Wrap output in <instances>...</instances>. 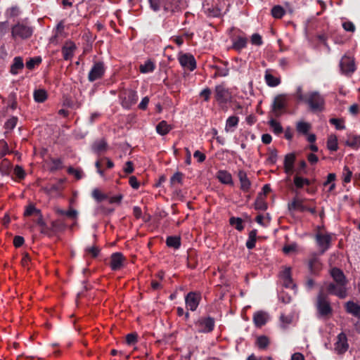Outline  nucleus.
I'll list each match as a JSON object with an SVG mask.
<instances>
[{
	"instance_id": "dca6fc26",
	"label": "nucleus",
	"mask_w": 360,
	"mask_h": 360,
	"mask_svg": "<svg viewBox=\"0 0 360 360\" xmlns=\"http://www.w3.org/2000/svg\"><path fill=\"white\" fill-rule=\"evenodd\" d=\"M200 295L195 292H190L185 297L186 307L191 311H195L198 307Z\"/></svg>"
},
{
	"instance_id": "cd10ccee",
	"label": "nucleus",
	"mask_w": 360,
	"mask_h": 360,
	"mask_svg": "<svg viewBox=\"0 0 360 360\" xmlns=\"http://www.w3.org/2000/svg\"><path fill=\"white\" fill-rule=\"evenodd\" d=\"M172 129V125L169 124L166 121L160 122L156 126V131L161 136L167 134Z\"/></svg>"
},
{
	"instance_id": "6ab92c4d",
	"label": "nucleus",
	"mask_w": 360,
	"mask_h": 360,
	"mask_svg": "<svg viewBox=\"0 0 360 360\" xmlns=\"http://www.w3.org/2000/svg\"><path fill=\"white\" fill-rule=\"evenodd\" d=\"M124 261V256L120 252H115L110 257V268L113 271L120 269Z\"/></svg>"
},
{
	"instance_id": "58836bf2",
	"label": "nucleus",
	"mask_w": 360,
	"mask_h": 360,
	"mask_svg": "<svg viewBox=\"0 0 360 360\" xmlns=\"http://www.w3.org/2000/svg\"><path fill=\"white\" fill-rule=\"evenodd\" d=\"M327 146L328 150L331 151H336L338 150V139L335 135H331L329 136L327 141Z\"/></svg>"
},
{
	"instance_id": "4d7b16f0",
	"label": "nucleus",
	"mask_w": 360,
	"mask_h": 360,
	"mask_svg": "<svg viewBox=\"0 0 360 360\" xmlns=\"http://www.w3.org/2000/svg\"><path fill=\"white\" fill-rule=\"evenodd\" d=\"M20 8L16 6H12L6 11V14L11 18L17 17L20 15Z\"/></svg>"
},
{
	"instance_id": "774afa93",
	"label": "nucleus",
	"mask_w": 360,
	"mask_h": 360,
	"mask_svg": "<svg viewBox=\"0 0 360 360\" xmlns=\"http://www.w3.org/2000/svg\"><path fill=\"white\" fill-rule=\"evenodd\" d=\"M137 340V336L136 334L129 333L126 337V341L128 345H133Z\"/></svg>"
},
{
	"instance_id": "a878e982",
	"label": "nucleus",
	"mask_w": 360,
	"mask_h": 360,
	"mask_svg": "<svg viewBox=\"0 0 360 360\" xmlns=\"http://www.w3.org/2000/svg\"><path fill=\"white\" fill-rule=\"evenodd\" d=\"M238 178L240 182V188L243 191L247 192L250 188L251 183L248 178L245 172L240 170L238 172Z\"/></svg>"
},
{
	"instance_id": "f704fd0d",
	"label": "nucleus",
	"mask_w": 360,
	"mask_h": 360,
	"mask_svg": "<svg viewBox=\"0 0 360 360\" xmlns=\"http://www.w3.org/2000/svg\"><path fill=\"white\" fill-rule=\"evenodd\" d=\"M167 245L174 249H178L181 245L180 238L178 236H169L166 240Z\"/></svg>"
},
{
	"instance_id": "c03bdc74",
	"label": "nucleus",
	"mask_w": 360,
	"mask_h": 360,
	"mask_svg": "<svg viewBox=\"0 0 360 360\" xmlns=\"http://www.w3.org/2000/svg\"><path fill=\"white\" fill-rule=\"evenodd\" d=\"M229 223L232 226H235V228L238 231H242L244 229V226L243 225V220L241 218L239 217H231L229 219Z\"/></svg>"
},
{
	"instance_id": "8fccbe9b",
	"label": "nucleus",
	"mask_w": 360,
	"mask_h": 360,
	"mask_svg": "<svg viewBox=\"0 0 360 360\" xmlns=\"http://www.w3.org/2000/svg\"><path fill=\"white\" fill-rule=\"evenodd\" d=\"M17 122L18 118L16 117H12L6 122L4 127L6 130L11 131L15 127Z\"/></svg>"
},
{
	"instance_id": "9d476101",
	"label": "nucleus",
	"mask_w": 360,
	"mask_h": 360,
	"mask_svg": "<svg viewBox=\"0 0 360 360\" xmlns=\"http://www.w3.org/2000/svg\"><path fill=\"white\" fill-rule=\"evenodd\" d=\"M288 97L285 94H280L276 96L272 103V110L276 116H279L282 111L286 108Z\"/></svg>"
},
{
	"instance_id": "09e8293b",
	"label": "nucleus",
	"mask_w": 360,
	"mask_h": 360,
	"mask_svg": "<svg viewBox=\"0 0 360 360\" xmlns=\"http://www.w3.org/2000/svg\"><path fill=\"white\" fill-rule=\"evenodd\" d=\"M184 174L180 172H176L173 174V176L170 178V183L172 185H175L176 184H181L183 181Z\"/></svg>"
},
{
	"instance_id": "412c9836",
	"label": "nucleus",
	"mask_w": 360,
	"mask_h": 360,
	"mask_svg": "<svg viewBox=\"0 0 360 360\" xmlns=\"http://www.w3.org/2000/svg\"><path fill=\"white\" fill-rule=\"evenodd\" d=\"M295 156L293 153H288L284 159V169L287 174H291L294 172V162Z\"/></svg>"
},
{
	"instance_id": "bf43d9fd",
	"label": "nucleus",
	"mask_w": 360,
	"mask_h": 360,
	"mask_svg": "<svg viewBox=\"0 0 360 360\" xmlns=\"http://www.w3.org/2000/svg\"><path fill=\"white\" fill-rule=\"evenodd\" d=\"M251 43L254 45L260 46L262 44V37L257 34H253L251 37Z\"/></svg>"
},
{
	"instance_id": "2eb2a0df",
	"label": "nucleus",
	"mask_w": 360,
	"mask_h": 360,
	"mask_svg": "<svg viewBox=\"0 0 360 360\" xmlns=\"http://www.w3.org/2000/svg\"><path fill=\"white\" fill-rule=\"evenodd\" d=\"M340 70L344 74H351L355 71L354 60L349 56H345L340 63Z\"/></svg>"
},
{
	"instance_id": "79ce46f5",
	"label": "nucleus",
	"mask_w": 360,
	"mask_h": 360,
	"mask_svg": "<svg viewBox=\"0 0 360 360\" xmlns=\"http://www.w3.org/2000/svg\"><path fill=\"white\" fill-rule=\"evenodd\" d=\"M285 13L284 8L281 6H275L271 9V14L275 18H281Z\"/></svg>"
},
{
	"instance_id": "bb28decb",
	"label": "nucleus",
	"mask_w": 360,
	"mask_h": 360,
	"mask_svg": "<svg viewBox=\"0 0 360 360\" xmlns=\"http://www.w3.org/2000/svg\"><path fill=\"white\" fill-rule=\"evenodd\" d=\"M248 44V39L243 36H238L233 39L232 48L238 51H240L245 48Z\"/></svg>"
},
{
	"instance_id": "ea45409f",
	"label": "nucleus",
	"mask_w": 360,
	"mask_h": 360,
	"mask_svg": "<svg viewBox=\"0 0 360 360\" xmlns=\"http://www.w3.org/2000/svg\"><path fill=\"white\" fill-rule=\"evenodd\" d=\"M321 263L319 259L317 257H312L309 262V268L311 273H316L319 269Z\"/></svg>"
},
{
	"instance_id": "5701e85b",
	"label": "nucleus",
	"mask_w": 360,
	"mask_h": 360,
	"mask_svg": "<svg viewBox=\"0 0 360 360\" xmlns=\"http://www.w3.org/2000/svg\"><path fill=\"white\" fill-rule=\"evenodd\" d=\"M345 309L347 313L352 316L360 318V305L352 302L348 301L345 304Z\"/></svg>"
},
{
	"instance_id": "aec40b11",
	"label": "nucleus",
	"mask_w": 360,
	"mask_h": 360,
	"mask_svg": "<svg viewBox=\"0 0 360 360\" xmlns=\"http://www.w3.org/2000/svg\"><path fill=\"white\" fill-rule=\"evenodd\" d=\"M269 315L263 311H256L253 315V322L257 327H262L267 322Z\"/></svg>"
},
{
	"instance_id": "1a4fd4ad",
	"label": "nucleus",
	"mask_w": 360,
	"mask_h": 360,
	"mask_svg": "<svg viewBox=\"0 0 360 360\" xmlns=\"http://www.w3.org/2000/svg\"><path fill=\"white\" fill-rule=\"evenodd\" d=\"M316 242L320 249V253L323 254L327 251L331 243L332 235L330 233H317L315 236Z\"/></svg>"
},
{
	"instance_id": "49530a36",
	"label": "nucleus",
	"mask_w": 360,
	"mask_h": 360,
	"mask_svg": "<svg viewBox=\"0 0 360 360\" xmlns=\"http://www.w3.org/2000/svg\"><path fill=\"white\" fill-rule=\"evenodd\" d=\"M92 197L98 202L108 198V195L103 193L98 188L93 190Z\"/></svg>"
},
{
	"instance_id": "7c9ffc66",
	"label": "nucleus",
	"mask_w": 360,
	"mask_h": 360,
	"mask_svg": "<svg viewBox=\"0 0 360 360\" xmlns=\"http://www.w3.org/2000/svg\"><path fill=\"white\" fill-rule=\"evenodd\" d=\"M155 65L153 61L148 59L139 67V70L143 74L150 73L154 71Z\"/></svg>"
},
{
	"instance_id": "c756f323",
	"label": "nucleus",
	"mask_w": 360,
	"mask_h": 360,
	"mask_svg": "<svg viewBox=\"0 0 360 360\" xmlns=\"http://www.w3.org/2000/svg\"><path fill=\"white\" fill-rule=\"evenodd\" d=\"M24 67L23 60L21 57H15L13 63L11 67V73L12 75H17L18 70L22 69Z\"/></svg>"
},
{
	"instance_id": "2f4dec72",
	"label": "nucleus",
	"mask_w": 360,
	"mask_h": 360,
	"mask_svg": "<svg viewBox=\"0 0 360 360\" xmlns=\"http://www.w3.org/2000/svg\"><path fill=\"white\" fill-rule=\"evenodd\" d=\"M34 100L37 103H43L47 98V93L44 89H39L34 90L33 93Z\"/></svg>"
},
{
	"instance_id": "b1692460",
	"label": "nucleus",
	"mask_w": 360,
	"mask_h": 360,
	"mask_svg": "<svg viewBox=\"0 0 360 360\" xmlns=\"http://www.w3.org/2000/svg\"><path fill=\"white\" fill-rule=\"evenodd\" d=\"M217 178L224 184L233 185V184L231 174L226 170L218 171Z\"/></svg>"
},
{
	"instance_id": "6e6552de",
	"label": "nucleus",
	"mask_w": 360,
	"mask_h": 360,
	"mask_svg": "<svg viewBox=\"0 0 360 360\" xmlns=\"http://www.w3.org/2000/svg\"><path fill=\"white\" fill-rule=\"evenodd\" d=\"M199 333H207L213 330L214 320L210 316L201 317L195 322Z\"/></svg>"
},
{
	"instance_id": "393cba45",
	"label": "nucleus",
	"mask_w": 360,
	"mask_h": 360,
	"mask_svg": "<svg viewBox=\"0 0 360 360\" xmlns=\"http://www.w3.org/2000/svg\"><path fill=\"white\" fill-rule=\"evenodd\" d=\"M107 148L108 144L104 139L96 140L91 146L92 150L98 155L104 153L107 150Z\"/></svg>"
},
{
	"instance_id": "7ed1b4c3",
	"label": "nucleus",
	"mask_w": 360,
	"mask_h": 360,
	"mask_svg": "<svg viewBox=\"0 0 360 360\" xmlns=\"http://www.w3.org/2000/svg\"><path fill=\"white\" fill-rule=\"evenodd\" d=\"M308 108L312 112H321L325 109V98L317 91H311L307 93V97L304 101Z\"/></svg>"
},
{
	"instance_id": "052dcab7",
	"label": "nucleus",
	"mask_w": 360,
	"mask_h": 360,
	"mask_svg": "<svg viewBox=\"0 0 360 360\" xmlns=\"http://www.w3.org/2000/svg\"><path fill=\"white\" fill-rule=\"evenodd\" d=\"M330 123L335 127L337 129H343L345 128L342 122L337 118H332L330 120Z\"/></svg>"
},
{
	"instance_id": "9b49d317",
	"label": "nucleus",
	"mask_w": 360,
	"mask_h": 360,
	"mask_svg": "<svg viewBox=\"0 0 360 360\" xmlns=\"http://www.w3.org/2000/svg\"><path fill=\"white\" fill-rule=\"evenodd\" d=\"M349 348L347 338L345 333H340L336 338L334 344V350L338 354L345 353Z\"/></svg>"
},
{
	"instance_id": "f8f14e48",
	"label": "nucleus",
	"mask_w": 360,
	"mask_h": 360,
	"mask_svg": "<svg viewBox=\"0 0 360 360\" xmlns=\"http://www.w3.org/2000/svg\"><path fill=\"white\" fill-rule=\"evenodd\" d=\"M138 98L139 96L136 91L132 89L126 90L122 96V106L125 108H129L136 103Z\"/></svg>"
},
{
	"instance_id": "6e6d98bb",
	"label": "nucleus",
	"mask_w": 360,
	"mask_h": 360,
	"mask_svg": "<svg viewBox=\"0 0 360 360\" xmlns=\"http://www.w3.org/2000/svg\"><path fill=\"white\" fill-rule=\"evenodd\" d=\"M282 327L285 328L288 324L291 323L293 319V316L292 315L285 316L284 314H281L280 317Z\"/></svg>"
},
{
	"instance_id": "39448f33",
	"label": "nucleus",
	"mask_w": 360,
	"mask_h": 360,
	"mask_svg": "<svg viewBox=\"0 0 360 360\" xmlns=\"http://www.w3.org/2000/svg\"><path fill=\"white\" fill-rule=\"evenodd\" d=\"M325 288L328 294L335 295L340 299L347 296V284L329 282L325 283Z\"/></svg>"
},
{
	"instance_id": "e433bc0d",
	"label": "nucleus",
	"mask_w": 360,
	"mask_h": 360,
	"mask_svg": "<svg viewBox=\"0 0 360 360\" xmlns=\"http://www.w3.org/2000/svg\"><path fill=\"white\" fill-rule=\"evenodd\" d=\"M202 9L207 16L216 18L214 15H212L214 14V12L217 9V8L214 6V4L213 1L212 4H210L207 2L203 3Z\"/></svg>"
},
{
	"instance_id": "f3484780",
	"label": "nucleus",
	"mask_w": 360,
	"mask_h": 360,
	"mask_svg": "<svg viewBox=\"0 0 360 360\" xmlns=\"http://www.w3.org/2000/svg\"><path fill=\"white\" fill-rule=\"evenodd\" d=\"M214 4V6L217 8L214 12L215 17H220L223 14H225L228 11L231 4V0H212Z\"/></svg>"
},
{
	"instance_id": "3c124183",
	"label": "nucleus",
	"mask_w": 360,
	"mask_h": 360,
	"mask_svg": "<svg viewBox=\"0 0 360 360\" xmlns=\"http://www.w3.org/2000/svg\"><path fill=\"white\" fill-rule=\"evenodd\" d=\"M335 180V174L333 173H330L327 176L326 181L324 182V186L330 184V187H329L330 191H333L335 187V184H334Z\"/></svg>"
},
{
	"instance_id": "c9c22d12",
	"label": "nucleus",
	"mask_w": 360,
	"mask_h": 360,
	"mask_svg": "<svg viewBox=\"0 0 360 360\" xmlns=\"http://www.w3.org/2000/svg\"><path fill=\"white\" fill-rule=\"evenodd\" d=\"M294 184L297 188H302L305 185H310V181L308 179L296 175L294 177Z\"/></svg>"
},
{
	"instance_id": "0eeeda50",
	"label": "nucleus",
	"mask_w": 360,
	"mask_h": 360,
	"mask_svg": "<svg viewBox=\"0 0 360 360\" xmlns=\"http://www.w3.org/2000/svg\"><path fill=\"white\" fill-rule=\"evenodd\" d=\"M105 72V67L103 62H95L88 74V80L93 82L97 79H100L103 77Z\"/></svg>"
},
{
	"instance_id": "4468645a",
	"label": "nucleus",
	"mask_w": 360,
	"mask_h": 360,
	"mask_svg": "<svg viewBox=\"0 0 360 360\" xmlns=\"http://www.w3.org/2000/svg\"><path fill=\"white\" fill-rule=\"evenodd\" d=\"M279 276L285 288L294 289L296 287L292 279L290 267L285 266L280 272Z\"/></svg>"
},
{
	"instance_id": "a19ab883",
	"label": "nucleus",
	"mask_w": 360,
	"mask_h": 360,
	"mask_svg": "<svg viewBox=\"0 0 360 360\" xmlns=\"http://www.w3.org/2000/svg\"><path fill=\"white\" fill-rule=\"evenodd\" d=\"M269 124L275 134H279L283 132L282 126L281 125V124L278 122H277L274 119H271L269 121Z\"/></svg>"
},
{
	"instance_id": "473e14b6",
	"label": "nucleus",
	"mask_w": 360,
	"mask_h": 360,
	"mask_svg": "<svg viewBox=\"0 0 360 360\" xmlns=\"http://www.w3.org/2000/svg\"><path fill=\"white\" fill-rule=\"evenodd\" d=\"M257 240V231L252 230L248 235V238L246 241V247L249 250H252L255 246V243Z\"/></svg>"
},
{
	"instance_id": "de8ad7c7",
	"label": "nucleus",
	"mask_w": 360,
	"mask_h": 360,
	"mask_svg": "<svg viewBox=\"0 0 360 360\" xmlns=\"http://www.w3.org/2000/svg\"><path fill=\"white\" fill-rule=\"evenodd\" d=\"M269 344V340L266 336L262 335L257 339V345L259 349H264L267 347Z\"/></svg>"
},
{
	"instance_id": "680f3d73",
	"label": "nucleus",
	"mask_w": 360,
	"mask_h": 360,
	"mask_svg": "<svg viewBox=\"0 0 360 360\" xmlns=\"http://www.w3.org/2000/svg\"><path fill=\"white\" fill-rule=\"evenodd\" d=\"M123 195L122 194H118L117 195L110 197L108 199L110 204H120Z\"/></svg>"
},
{
	"instance_id": "f257e3e1",
	"label": "nucleus",
	"mask_w": 360,
	"mask_h": 360,
	"mask_svg": "<svg viewBox=\"0 0 360 360\" xmlns=\"http://www.w3.org/2000/svg\"><path fill=\"white\" fill-rule=\"evenodd\" d=\"M150 8L158 12L163 10L165 13L174 14L183 8L182 0H148Z\"/></svg>"
},
{
	"instance_id": "0e129e2a",
	"label": "nucleus",
	"mask_w": 360,
	"mask_h": 360,
	"mask_svg": "<svg viewBox=\"0 0 360 360\" xmlns=\"http://www.w3.org/2000/svg\"><path fill=\"white\" fill-rule=\"evenodd\" d=\"M211 90L209 88H205L200 93V96L202 97L205 101H208L210 98Z\"/></svg>"
},
{
	"instance_id": "a18cd8bd",
	"label": "nucleus",
	"mask_w": 360,
	"mask_h": 360,
	"mask_svg": "<svg viewBox=\"0 0 360 360\" xmlns=\"http://www.w3.org/2000/svg\"><path fill=\"white\" fill-rule=\"evenodd\" d=\"M347 145L354 148H359L360 146V135H354L347 141Z\"/></svg>"
},
{
	"instance_id": "c85d7f7f",
	"label": "nucleus",
	"mask_w": 360,
	"mask_h": 360,
	"mask_svg": "<svg viewBox=\"0 0 360 360\" xmlns=\"http://www.w3.org/2000/svg\"><path fill=\"white\" fill-rule=\"evenodd\" d=\"M239 119L236 116L229 117L226 122L225 131L226 132H233L238 126Z\"/></svg>"
},
{
	"instance_id": "a211bd4d",
	"label": "nucleus",
	"mask_w": 360,
	"mask_h": 360,
	"mask_svg": "<svg viewBox=\"0 0 360 360\" xmlns=\"http://www.w3.org/2000/svg\"><path fill=\"white\" fill-rule=\"evenodd\" d=\"M76 49V44L73 41H65L61 49L63 59L65 60H71Z\"/></svg>"
},
{
	"instance_id": "72a5a7b5",
	"label": "nucleus",
	"mask_w": 360,
	"mask_h": 360,
	"mask_svg": "<svg viewBox=\"0 0 360 360\" xmlns=\"http://www.w3.org/2000/svg\"><path fill=\"white\" fill-rule=\"evenodd\" d=\"M264 77H265V81H266V84L269 86H272V87L276 86L281 82V81L278 78L274 77V75H272L271 74H270L267 72H266Z\"/></svg>"
},
{
	"instance_id": "ddd939ff",
	"label": "nucleus",
	"mask_w": 360,
	"mask_h": 360,
	"mask_svg": "<svg viewBox=\"0 0 360 360\" xmlns=\"http://www.w3.org/2000/svg\"><path fill=\"white\" fill-rule=\"evenodd\" d=\"M179 61L181 65L190 71H193L196 68V61L195 58L189 53H184L179 57Z\"/></svg>"
},
{
	"instance_id": "69168bd1",
	"label": "nucleus",
	"mask_w": 360,
	"mask_h": 360,
	"mask_svg": "<svg viewBox=\"0 0 360 360\" xmlns=\"http://www.w3.org/2000/svg\"><path fill=\"white\" fill-rule=\"evenodd\" d=\"M342 27L347 32H353L355 31V26L354 23L350 21L344 22L342 23Z\"/></svg>"
},
{
	"instance_id": "5fc2aeb1",
	"label": "nucleus",
	"mask_w": 360,
	"mask_h": 360,
	"mask_svg": "<svg viewBox=\"0 0 360 360\" xmlns=\"http://www.w3.org/2000/svg\"><path fill=\"white\" fill-rule=\"evenodd\" d=\"M40 210L37 209L33 205H29L25 210V216H30L32 214H39Z\"/></svg>"
},
{
	"instance_id": "603ef678",
	"label": "nucleus",
	"mask_w": 360,
	"mask_h": 360,
	"mask_svg": "<svg viewBox=\"0 0 360 360\" xmlns=\"http://www.w3.org/2000/svg\"><path fill=\"white\" fill-rule=\"evenodd\" d=\"M68 172L70 174L75 176L77 179H81L83 177V172L80 169H75L72 167H70L68 169Z\"/></svg>"
},
{
	"instance_id": "4c0bfd02",
	"label": "nucleus",
	"mask_w": 360,
	"mask_h": 360,
	"mask_svg": "<svg viewBox=\"0 0 360 360\" xmlns=\"http://www.w3.org/2000/svg\"><path fill=\"white\" fill-rule=\"evenodd\" d=\"M311 128V125L308 122H298L297 123L296 129L299 133L307 134Z\"/></svg>"
},
{
	"instance_id": "f03ea898",
	"label": "nucleus",
	"mask_w": 360,
	"mask_h": 360,
	"mask_svg": "<svg viewBox=\"0 0 360 360\" xmlns=\"http://www.w3.org/2000/svg\"><path fill=\"white\" fill-rule=\"evenodd\" d=\"M34 27L26 20H18L11 27V37L13 39H27L32 37Z\"/></svg>"
},
{
	"instance_id": "37998d69",
	"label": "nucleus",
	"mask_w": 360,
	"mask_h": 360,
	"mask_svg": "<svg viewBox=\"0 0 360 360\" xmlns=\"http://www.w3.org/2000/svg\"><path fill=\"white\" fill-rule=\"evenodd\" d=\"M293 96L297 99V101L304 103V101L307 97V94H304L303 90H302V86H297L296 90H295V93L293 94Z\"/></svg>"
},
{
	"instance_id": "13d9d810",
	"label": "nucleus",
	"mask_w": 360,
	"mask_h": 360,
	"mask_svg": "<svg viewBox=\"0 0 360 360\" xmlns=\"http://www.w3.org/2000/svg\"><path fill=\"white\" fill-rule=\"evenodd\" d=\"M255 207L256 210H265L267 208V205L262 199L258 198L255 201Z\"/></svg>"
},
{
	"instance_id": "338daca9",
	"label": "nucleus",
	"mask_w": 360,
	"mask_h": 360,
	"mask_svg": "<svg viewBox=\"0 0 360 360\" xmlns=\"http://www.w3.org/2000/svg\"><path fill=\"white\" fill-rule=\"evenodd\" d=\"M86 251L91 254L93 257H96L98 255L100 250L96 246H92L86 248Z\"/></svg>"
},
{
	"instance_id": "4be33fe9",
	"label": "nucleus",
	"mask_w": 360,
	"mask_h": 360,
	"mask_svg": "<svg viewBox=\"0 0 360 360\" xmlns=\"http://www.w3.org/2000/svg\"><path fill=\"white\" fill-rule=\"evenodd\" d=\"M330 275L334 281L333 283H340L347 284L346 277L342 270L338 268H333L330 271Z\"/></svg>"
},
{
	"instance_id": "20e7f679",
	"label": "nucleus",
	"mask_w": 360,
	"mask_h": 360,
	"mask_svg": "<svg viewBox=\"0 0 360 360\" xmlns=\"http://www.w3.org/2000/svg\"><path fill=\"white\" fill-rule=\"evenodd\" d=\"M214 92L215 100L220 106H224L231 101V92L224 83L216 85Z\"/></svg>"
},
{
	"instance_id": "e2e57ef3",
	"label": "nucleus",
	"mask_w": 360,
	"mask_h": 360,
	"mask_svg": "<svg viewBox=\"0 0 360 360\" xmlns=\"http://www.w3.org/2000/svg\"><path fill=\"white\" fill-rule=\"evenodd\" d=\"M14 174H15V175L18 178H19L20 179H23L25 177V173L24 169L21 167H20L18 165L15 167V168H14Z\"/></svg>"
},
{
	"instance_id": "423d86ee",
	"label": "nucleus",
	"mask_w": 360,
	"mask_h": 360,
	"mask_svg": "<svg viewBox=\"0 0 360 360\" xmlns=\"http://www.w3.org/2000/svg\"><path fill=\"white\" fill-rule=\"evenodd\" d=\"M316 308L320 316H326L332 313V308L326 295L322 291L317 297Z\"/></svg>"
},
{
	"instance_id": "864d4df0",
	"label": "nucleus",
	"mask_w": 360,
	"mask_h": 360,
	"mask_svg": "<svg viewBox=\"0 0 360 360\" xmlns=\"http://www.w3.org/2000/svg\"><path fill=\"white\" fill-rule=\"evenodd\" d=\"M41 62V59L40 57H35L30 58L26 63V67L29 70H32L34 68V66L37 64H39Z\"/></svg>"
}]
</instances>
